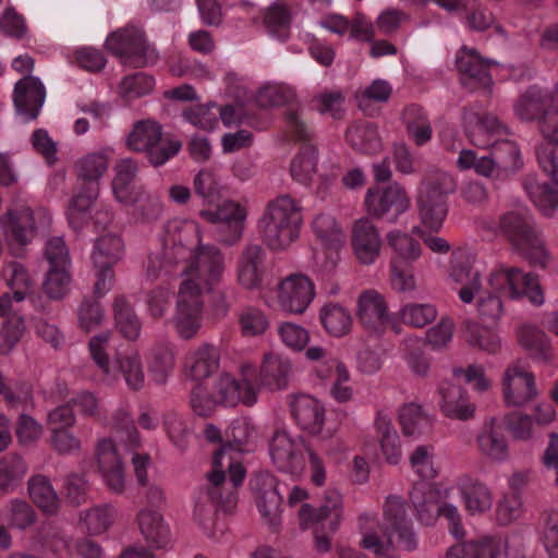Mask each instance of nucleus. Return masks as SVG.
Listing matches in <instances>:
<instances>
[{"label": "nucleus", "mask_w": 558, "mask_h": 558, "mask_svg": "<svg viewBox=\"0 0 558 558\" xmlns=\"http://www.w3.org/2000/svg\"><path fill=\"white\" fill-rule=\"evenodd\" d=\"M231 445L218 448L213 456V470L206 474V484L199 488L195 501L194 518L204 524L220 509L230 512L238 505V488L246 470L242 463H233L228 454Z\"/></svg>", "instance_id": "1"}, {"label": "nucleus", "mask_w": 558, "mask_h": 558, "mask_svg": "<svg viewBox=\"0 0 558 558\" xmlns=\"http://www.w3.org/2000/svg\"><path fill=\"white\" fill-rule=\"evenodd\" d=\"M108 169L104 153H90L80 158L73 167L76 192L70 198L66 217L73 230L80 231L89 219V210L99 194V180Z\"/></svg>", "instance_id": "2"}, {"label": "nucleus", "mask_w": 558, "mask_h": 558, "mask_svg": "<svg viewBox=\"0 0 558 558\" xmlns=\"http://www.w3.org/2000/svg\"><path fill=\"white\" fill-rule=\"evenodd\" d=\"M498 230L532 266L546 268L549 256L527 210L514 209L502 214L499 217Z\"/></svg>", "instance_id": "3"}, {"label": "nucleus", "mask_w": 558, "mask_h": 558, "mask_svg": "<svg viewBox=\"0 0 558 558\" xmlns=\"http://www.w3.org/2000/svg\"><path fill=\"white\" fill-rule=\"evenodd\" d=\"M302 225L301 208L288 194L270 202L260 220L265 244L270 250H283L298 236Z\"/></svg>", "instance_id": "4"}, {"label": "nucleus", "mask_w": 558, "mask_h": 558, "mask_svg": "<svg viewBox=\"0 0 558 558\" xmlns=\"http://www.w3.org/2000/svg\"><path fill=\"white\" fill-rule=\"evenodd\" d=\"M303 449L308 453L312 469V482L322 486L326 474L322 459L308 447H305L303 439L293 440L286 430L277 429L272 434L269 442L270 457L274 464L281 472L289 474H299L305 468Z\"/></svg>", "instance_id": "5"}, {"label": "nucleus", "mask_w": 558, "mask_h": 558, "mask_svg": "<svg viewBox=\"0 0 558 558\" xmlns=\"http://www.w3.org/2000/svg\"><path fill=\"white\" fill-rule=\"evenodd\" d=\"M341 495L337 490L326 493L325 502L318 508L303 504L299 510L301 525L316 524L314 530V546L318 553L330 549V534L335 533L341 521Z\"/></svg>", "instance_id": "6"}, {"label": "nucleus", "mask_w": 558, "mask_h": 558, "mask_svg": "<svg viewBox=\"0 0 558 558\" xmlns=\"http://www.w3.org/2000/svg\"><path fill=\"white\" fill-rule=\"evenodd\" d=\"M105 48L119 58L124 65L144 68L157 59L155 50L148 45L145 34L137 27L126 26L112 32Z\"/></svg>", "instance_id": "7"}, {"label": "nucleus", "mask_w": 558, "mask_h": 558, "mask_svg": "<svg viewBox=\"0 0 558 558\" xmlns=\"http://www.w3.org/2000/svg\"><path fill=\"white\" fill-rule=\"evenodd\" d=\"M488 283L498 293L511 299L526 296L533 304L544 303V294L536 275L524 274L518 267L499 266L490 274Z\"/></svg>", "instance_id": "8"}, {"label": "nucleus", "mask_w": 558, "mask_h": 558, "mask_svg": "<svg viewBox=\"0 0 558 558\" xmlns=\"http://www.w3.org/2000/svg\"><path fill=\"white\" fill-rule=\"evenodd\" d=\"M203 301L201 290L194 280H184L179 289L175 314L172 324L183 340L194 338L202 327Z\"/></svg>", "instance_id": "9"}, {"label": "nucleus", "mask_w": 558, "mask_h": 558, "mask_svg": "<svg viewBox=\"0 0 558 558\" xmlns=\"http://www.w3.org/2000/svg\"><path fill=\"white\" fill-rule=\"evenodd\" d=\"M369 218L395 223L410 207L403 186L392 183L385 189L369 187L364 199Z\"/></svg>", "instance_id": "10"}, {"label": "nucleus", "mask_w": 558, "mask_h": 558, "mask_svg": "<svg viewBox=\"0 0 558 558\" xmlns=\"http://www.w3.org/2000/svg\"><path fill=\"white\" fill-rule=\"evenodd\" d=\"M240 373V379L227 373L216 379L211 392L218 404L234 407L242 402L244 405L252 407L256 402L257 391L254 386L256 368L252 364H242Z\"/></svg>", "instance_id": "11"}, {"label": "nucleus", "mask_w": 558, "mask_h": 558, "mask_svg": "<svg viewBox=\"0 0 558 558\" xmlns=\"http://www.w3.org/2000/svg\"><path fill=\"white\" fill-rule=\"evenodd\" d=\"M268 253L262 243L246 242L236 259V280L245 290L263 288L267 275Z\"/></svg>", "instance_id": "12"}, {"label": "nucleus", "mask_w": 558, "mask_h": 558, "mask_svg": "<svg viewBox=\"0 0 558 558\" xmlns=\"http://www.w3.org/2000/svg\"><path fill=\"white\" fill-rule=\"evenodd\" d=\"M497 65L493 59L484 58L474 48L463 46L457 53L456 66L461 76V83L472 89L483 88L492 92L494 81L490 69Z\"/></svg>", "instance_id": "13"}, {"label": "nucleus", "mask_w": 558, "mask_h": 558, "mask_svg": "<svg viewBox=\"0 0 558 558\" xmlns=\"http://www.w3.org/2000/svg\"><path fill=\"white\" fill-rule=\"evenodd\" d=\"M4 239L14 256L22 257L35 235L34 214L29 208L9 210L0 216Z\"/></svg>", "instance_id": "14"}, {"label": "nucleus", "mask_w": 558, "mask_h": 558, "mask_svg": "<svg viewBox=\"0 0 558 558\" xmlns=\"http://www.w3.org/2000/svg\"><path fill=\"white\" fill-rule=\"evenodd\" d=\"M515 116L523 122H545L550 114H558L550 92L537 86H529L513 105Z\"/></svg>", "instance_id": "15"}, {"label": "nucleus", "mask_w": 558, "mask_h": 558, "mask_svg": "<svg viewBox=\"0 0 558 558\" xmlns=\"http://www.w3.org/2000/svg\"><path fill=\"white\" fill-rule=\"evenodd\" d=\"M189 275H195L196 279L202 280L209 289L219 284L226 271L225 255L215 245H197L193 259L184 269Z\"/></svg>", "instance_id": "16"}, {"label": "nucleus", "mask_w": 558, "mask_h": 558, "mask_svg": "<svg viewBox=\"0 0 558 558\" xmlns=\"http://www.w3.org/2000/svg\"><path fill=\"white\" fill-rule=\"evenodd\" d=\"M315 298V284L305 275L291 274L279 283L278 301L282 310L303 314Z\"/></svg>", "instance_id": "17"}, {"label": "nucleus", "mask_w": 558, "mask_h": 558, "mask_svg": "<svg viewBox=\"0 0 558 558\" xmlns=\"http://www.w3.org/2000/svg\"><path fill=\"white\" fill-rule=\"evenodd\" d=\"M504 397L508 405L523 407L537 396L535 377L519 364L507 367L504 379Z\"/></svg>", "instance_id": "18"}, {"label": "nucleus", "mask_w": 558, "mask_h": 558, "mask_svg": "<svg viewBox=\"0 0 558 558\" xmlns=\"http://www.w3.org/2000/svg\"><path fill=\"white\" fill-rule=\"evenodd\" d=\"M352 247L356 258L371 265L379 256L381 239L377 227L369 217L356 220L352 228Z\"/></svg>", "instance_id": "19"}, {"label": "nucleus", "mask_w": 558, "mask_h": 558, "mask_svg": "<svg viewBox=\"0 0 558 558\" xmlns=\"http://www.w3.org/2000/svg\"><path fill=\"white\" fill-rule=\"evenodd\" d=\"M46 98L45 86L38 77L25 75L14 86L13 101L16 111L35 120Z\"/></svg>", "instance_id": "20"}, {"label": "nucleus", "mask_w": 558, "mask_h": 558, "mask_svg": "<svg viewBox=\"0 0 558 558\" xmlns=\"http://www.w3.org/2000/svg\"><path fill=\"white\" fill-rule=\"evenodd\" d=\"M166 243V254L173 263H191L197 245H203L196 228L181 223L168 228Z\"/></svg>", "instance_id": "21"}, {"label": "nucleus", "mask_w": 558, "mask_h": 558, "mask_svg": "<svg viewBox=\"0 0 558 558\" xmlns=\"http://www.w3.org/2000/svg\"><path fill=\"white\" fill-rule=\"evenodd\" d=\"M96 460L108 488L116 494H121L125 486L124 470L111 439H102L98 442Z\"/></svg>", "instance_id": "22"}, {"label": "nucleus", "mask_w": 558, "mask_h": 558, "mask_svg": "<svg viewBox=\"0 0 558 558\" xmlns=\"http://www.w3.org/2000/svg\"><path fill=\"white\" fill-rule=\"evenodd\" d=\"M2 278L13 291V299L21 302L29 299L40 311H45L46 304L39 294L35 293V283L24 265L11 262L2 269Z\"/></svg>", "instance_id": "23"}, {"label": "nucleus", "mask_w": 558, "mask_h": 558, "mask_svg": "<svg viewBox=\"0 0 558 558\" xmlns=\"http://www.w3.org/2000/svg\"><path fill=\"white\" fill-rule=\"evenodd\" d=\"M291 413L296 424L311 435L322 432L325 423L324 405L308 395H299L291 402Z\"/></svg>", "instance_id": "24"}, {"label": "nucleus", "mask_w": 558, "mask_h": 558, "mask_svg": "<svg viewBox=\"0 0 558 558\" xmlns=\"http://www.w3.org/2000/svg\"><path fill=\"white\" fill-rule=\"evenodd\" d=\"M356 316L369 332H381L388 320L385 299L373 290L363 292L357 300Z\"/></svg>", "instance_id": "25"}, {"label": "nucleus", "mask_w": 558, "mask_h": 558, "mask_svg": "<svg viewBox=\"0 0 558 558\" xmlns=\"http://www.w3.org/2000/svg\"><path fill=\"white\" fill-rule=\"evenodd\" d=\"M385 520L392 532L397 533L399 541L407 550H413L416 547V541L411 527V522L407 518V504L398 496H389L384 510Z\"/></svg>", "instance_id": "26"}, {"label": "nucleus", "mask_w": 558, "mask_h": 558, "mask_svg": "<svg viewBox=\"0 0 558 558\" xmlns=\"http://www.w3.org/2000/svg\"><path fill=\"white\" fill-rule=\"evenodd\" d=\"M292 374V365L288 359L276 354H268L263 360L256 379L270 390H282L289 385Z\"/></svg>", "instance_id": "27"}, {"label": "nucleus", "mask_w": 558, "mask_h": 558, "mask_svg": "<svg viewBox=\"0 0 558 558\" xmlns=\"http://www.w3.org/2000/svg\"><path fill=\"white\" fill-rule=\"evenodd\" d=\"M440 395V409L450 418L466 421L474 414V408L468 402L461 386L444 381L438 388Z\"/></svg>", "instance_id": "28"}, {"label": "nucleus", "mask_w": 558, "mask_h": 558, "mask_svg": "<svg viewBox=\"0 0 558 558\" xmlns=\"http://www.w3.org/2000/svg\"><path fill=\"white\" fill-rule=\"evenodd\" d=\"M219 360V350L210 343H204L186 357L185 369L193 380L199 381L218 369Z\"/></svg>", "instance_id": "29"}, {"label": "nucleus", "mask_w": 558, "mask_h": 558, "mask_svg": "<svg viewBox=\"0 0 558 558\" xmlns=\"http://www.w3.org/2000/svg\"><path fill=\"white\" fill-rule=\"evenodd\" d=\"M518 341L536 362L548 363L554 353L547 335L536 326L524 325L518 331Z\"/></svg>", "instance_id": "30"}, {"label": "nucleus", "mask_w": 558, "mask_h": 558, "mask_svg": "<svg viewBox=\"0 0 558 558\" xmlns=\"http://www.w3.org/2000/svg\"><path fill=\"white\" fill-rule=\"evenodd\" d=\"M502 550L500 538L485 536L451 546L446 558H498Z\"/></svg>", "instance_id": "31"}, {"label": "nucleus", "mask_w": 558, "mask_h": 558, "mask_svg": "<svg viewBox=\"0 0 558 558\" xmlns=\"http://www.w3.org/2000/svg\"><path fill=\"white\" fill-rule=\"evenodd\" d=\"M347 143L356 151L375 155L381 150V140L377 126L371 122H356L345 132Z\"/></svg>", "instance_id": "32"}, {"label": "nucleus", "mask_w": 558, "mask_h": 558, "mask_svg": "<svg viewBox=\"0 0 558 558\" xmlns=\"http://www.w3.org/2000/svg\"><path fill=\"white\" fill-rule=\"evenodd\" d=\"M137 523L144 539L154 549L166 548L169 543V529L160 513L144 509L137 515Z\"/></svg>", "instance_id": "33"}, {"label": "nucleus", "mask_w": 558, "mask_h": 558, "mask_svg": "<svg viewBox=\"0 0 558 558\" xmlns=\"http://www.w3.org/2000/svg\"><path fill=\"white\" fill-rule=\"evenodd\" d=\"M112 310L117 330L130 341L137 340L142 330V322L126 298L117 295L112 303Z\"/></svg>", "instance_id": "34"}, {"label": "nucleus", "mask_w": 558, "mask_h": 558, "mask_svg": "<svg viewBox=\"0 0 558 558\" xmlns=\"http://www.w3.org/2000/svg\"><path fill=\"white\" fill-rule=\"evenodd\" d=\"M460 490L466 510L472 513H483L492 508L493 496L488 487L471 476L461 478Z\"/></svg>", "instance_id": "35"}, {"label": "nucleus", "mask_w": 558, "mask_h": 558, "mask_svg": "<svg viewBox=\"0 0 558 558\" xmlns=\"http://www.w3.org/2000/svg\"><path fill=\"white\" fill-rule=\"evenodd\" d=\"M28 493L33 502L46 514H56L60 507V499L53 489L50 480L41 474L28 480Z\"/></svg>", "instance_id": "36"}, {"label": "nucleus", "mask_w": 558, "mask_h": 558, "mask_svg": "<svg viewBox=\"0 0 558 558\" xmlns=\"http://www.w3.org/2000/svg\"><path fill=\"white\" fill-rule=\"evenodd\" d=\"M490 153L502 179L514 174L522 166L523 160L518 145L509 140L494 142Z\"/></svg>", "instance_id": "37"}, {"label": "nucleus", "mask_w": 558, "mask_h": 558, "mask_svg": "<svg viewBox=\"0 0 558 558\" xmlns=\"http://www.w3.org/2000/svg\"><path fill=\"white\" fill-rule=\"evenodd\" d=\"M496 418L492 417L485 423L477 435L478 449L490 460L504 461L508 457V444L502 434L495 429Z\"/></svg>", "instance_id": "38"}, {"label": "nucleus", "mask_w": 558, "mask_h": 558, "mask_svg": "<svg viewBox=\"0 0 558 558\" xmlns=\"http://www.w3.org/2000/svg\"><path fill=\"white\" fill-rule=\"evenodd\" d=\"M383 454L387 462L397 464L401 457L399 436L393 428L391 420L383 412H378L374 423Z\"/></svg>", "instance_id": "39"}, {"label": "nucleus", "mask_w": 558, "mask_h": 558, "mask_svg": "<svg viewBox=\"0 0 558 558\" xmlns=\"http://www.w3.org/2000/svg\"><path fill=\"white\" fill-rule=\"evenodd\" d=\"M319 319L326 332L332 337L347 335L352 326L350 312L342 305L329 302L319 310Z\"/></svg>", "instance_id": "40"}, {"label": "nucleus", "mask_w": 558, "mask_h": 558, "mask_svg": "<svg viewBox=\"0 0 558 558\" xmlns=\"http://www.w3.org/2000/svg\"><path fill=\"white\" fill-rule=\"evenodd\" d=\"M523 187L544 215L551 216L558 209V187L539 183L534 175L525 177Z\"/></svg>", "instance_id": "41"}, {"label": "nucleus", "mask_w": 558, "mask_h": 558, "mask_svg": "<svg viewBox=\"0 0 558 558\" xmlns=\"http://www.w3.org/2000/svg\"><path fill=\"white\" fill-rule=\"evenodd\" d=\"M465 130L470 141L475 146H485L481 140L484 135L499 133L504 126L497 117L492 114H480L474 111L464 113Z\"/></svg>", "instance_id": "42"}, {"label": "nucleus", "mask_w": 558, "mask_h": 558, "mask_svg": "<svg viewBox=\"0 0 558 558\" xmlns=\"http://www.w3.org/2000/svg\"><path fill=\"white\" fill-rule=\"evenodd\" d=\"M387 243L395 253L390 263L413 264L421 256V243L399 230H392L387 234Z\"/></svg>", "instance_id": "43"}, {"label": "nucleus", "mask_w": 558, "mask_h": 558, "mask_svg": "<svg viewBox=\"0 0 558 558\" xmlns=\"http://www.w3.org/2000/svg\"><path fill=\"white\" fill-rule=\"evenodd\" d=\"M462 332L465 341L473 348H477L489 354H495L500 350L501 340L492 329L480 325L476 322L465 320Z\"/></svg>", "instance_id": "44"}, {"label": "nucleus", "mask_w": 558, "mask_h": 558, "mask_svg": "<svg viewBox=\"0 0 558 558\" xmlns=\"http://www.w3.org/2000/svg\"><path fill=\"white\" fill-rule=\"evenodd\" d=\"M162 135V125L154 120L137 121L126 138L130 149L137 153L147 150L151 144L159 142Z\"/></svg>", "instance_id": "45"}, {"label": "nucleus", "mask_w": 558, "mask_h": 558, "mask_svg": "<svg viewBox=\"0 0 558 558\" xmlns=\"http://www.w3.org/2000/svg\"><path fill=\"white\" fill-rule=\"evenodd\" d=\"M317 156L315 145L303 144L290 165L292 178L302 184H310L317 171Z\"/></svg>", "instance_id": "46"}, {"label": "nucleus", "mask_w": 558, "mask_h": 558, "mask_svg": "<svg viewBox=\"0 0 558 558\" xmlns=\"http://www.w3.org/2000/svg\"><path fill=\"white\" fill-rule=\"evenodd\" d=\"M27 472V464L17 453H9L0 460V495L14 490Z\"/></svg>", "instance_id": "47"}, {"label": "nucleus", "mask_w": 558, "mask_h": 558, "mask_svg": "<svg viewBox=\"0 0 558 558\" xmlns=\"http://www.w3.org/2000/svg\"><path fill=\"white\" fill-rule=\"evenodd\" d=\"M458 167L461 170L474 169L477 174L483 177L502 179L490 150L480 155L475 150L462 149L458 158Z\"/></svg>", "instance_id": "48"}, {"label": "nucleus", "mask_w": 558, "mask_h": 558, "mask_svg": "<svg viewBox=\"0 0 558 558\" xmlns=\"http://www.w3.org/2000/svg\"><path fill=\"white\" fill-rule=\"evenodd\" d=\"M124 254V244L122 240L114 234H105L99 236L94 245L92 254L93 265L108 264L114 266L122 259Z\"/></svg>", "instance_id": "49"}, {"label": "nucleus", "mask_w": 558, "mask_h": 558, "mask_svg": "<svg viewBox=\"0 0 558 558\" xmlns=\"http://www.w3.org/2000/svg\"><path fill=\"white\" fill-rule=\"evenodd\" d=\"M435 497L436 492L433 485L426 481L415 483L410 492V500L417 512L418 520L424 524H430L435 519L433 513Z\"/></svg>", "instance_id": "50"}, {"label": "nucleus", "mask_w": 558, "mask_h": 558, "mask_svg": "<svg viewBox=\"0 0 558 558\" xmlns=\"http://www.w3.org/2000/svg\"><path fill=\"white\" fill-rule=\"evenodd\" d=\"M452 279L463 284L459 290V298L463 303H471L476 292L481 289V274L468 262H459L452 267Z\"/></svg>", "instance_id": "51"}, {"label": "nucleus", "mask_w": 558, "mask_h": 558, "mask_svg": "<svg viewBox=\"0 0 558 558\" xmlns=\"http://www.w3.org/2000/svg\"><path fill=\"white\" fill-rule=\"evenodd\" d=\"M417 206L423 225L437 232L448 214L447 201L427 195H418Z\"/></svg>", "instance_id": "52"}, {"label": "nucleus", "mask_w": 558, "mask_h": 558, "mask_svg": "<svg viewBox=\"0 0 558 558\" xmlns=\"http://www.w3.org/2000/svg\"><path fill=\"white\" fill-rule=\"evenodd\" d=\"M456 181L449 173L441 170H430L422 181L418 195L447 201L448 195L456 191Z\"/></svg>", "instance_id": "53"}, {"label": "nucleus", "mask_w": 558, "mask_h": 558, "mask_svg": "<svg viewBox=\"0 0 558 558\" xmlns=\"http://www.w3.org/2000/svg\"><path fill=\"white\" fill-rule=\"evenodd\" d=\"M264 25L268 33L280 40L288 39L290 35L291 12L280 1L272 3L265 12Z\"/></svg>", "instance_id": "54"}, {"label": "nucleus", "mask_w": 558, "mask_h": 558, "mask_svg": "<svg viewBox=\"0 0 558 558\" xmlns=\"http://www.w3.org/2000/svg\"><path fill=\"white\" fill-rule=\"evenodd\" d=\"M295 100L294 88L283 83L265 85L257 96V101L262 107L293 106Z\"/></svg>", "instance_id": "55"}, {"label": "nucleus", "mask_w": 558, "mask_h": 558, "mask_svg": "<svg viewBox=\"0 0 558 558\" xmlns=\"http://www.w3.org/2000/svg\"><path fill=\"white\" fill-rule=\"evenodd\" d=\"M222 185L209 169H202L194 178V192L205 204H217L221 198Z\"/></svg>", "instance_id": "56"}, {"label": "nucleus", "mask_w": 558, "mask_h": 558, "mask_svg": "<svg viewBox=\"0 0 558 558\" xmlns=\"http://www.w3.org/2000/svg\"><path fill=\"white\" fill-rule=\"evenodd\" d=\"M69 268H49L43 282V291L49 300H62L70 291Z\"/></svg>", "instance_id": "57"}, {"label": "nucleus", "mask_w": 558, "mask_h": 558, "mask_svg": "<svg viewBox=\"0 0 558 558\" xmlns=\"http://www.w3.org/2000/svg\"><path fill=\"white\" fill-rule=\"evenodd\" d=\"M116 365L122 373L126 385L132 390H140L144 385V372L137 353L131 355L118 354Z\"/></svg>", "instance_id": "58"}, {"label": "nucleus", "mask_w": 558, "mask_h": 558, "mask_svg": "<svg viewBox=\"0 0 558 558\" xmlns=\"http://www.w3.org/2000/svg\"><path fill=\"white\" fill-rule=\"evenodd\" d=\"M399 422L407 437L421 435L423 425H429V420L424 415L422 407L415 403L405 404L400 409Z\"/></svg>", "instance_id": "59"}, {"label": "nucleus", "mask_w": 558, "mask_h": 558, "mask_svg": "<svg viewBox=\"0 0 558 558\" xmlns=\"http://www.w3.org/2000/svg\"><path fill=\"white\" fill-rule=\"evenodd\" d=\"M182 148V142L179 140H170L161 135L159 142L151 144L147 150L143 151L147 162L157 168L163 166L172 157L178 155Z\"/></svg>", "instance_id": "60"}, {"label": "nucleus", "mask_w": 558, "mask_h": 558, "mask_svg": "<svg viewBox=\"0 0 558 558\" xmlns=\"http://www.w3.org/2000/svg\"><path fill=\"white\" fill-rule=\"evenodd\" d=\"M541 541L553 558H558V511L549 509L539 517Z\"/></svg>", "instance_id": "61"}, {"label": "nucleus", "mask_w": 558, "mask_h": 558, "mask_svg": "<svg viewBox=\"0 0 558 558\" xmlns=\"http://www.w3.org/2000/svg\"><path fill=\"white\" fill-rule=\"evenodd\" d=\"M137 170V163L132 159H125L118 165L117 174L112 182V187L116 197L120 202H132V199L128 195L129 186L135 179Z\"/></svg>", "instance_id": "62"}, {"label": "nucleus", "mask_w": 558, "mask_h": 558, "mask_svg": "<svg viewBox=\"0 0 558 558\" xmlns=\"http://www.w3.org/2000/svg\"><path fill=\"white\" fill-rule=\"evenodd\" d=\"M400 315L404 324L422 328L436 318L437 311L432 304L410 303L401 308Z\"/></svg>", "instance_id": "63"}, {"label": "nucleus", "mask_w": 558, "mask_h": 558, "mask_svg": "<svg viewBox=\"0 0 558 558\" xmlns=\"http://www.w3.org/2000/svg\"><path fill=\"white\" fill-rule=\"evenodd\" d=\"M242 333L247 337L258 336L266 331L269 322L263 311L247 306L239 313Z\"/></svg>", "instance_id": "64"}]
</instances>
